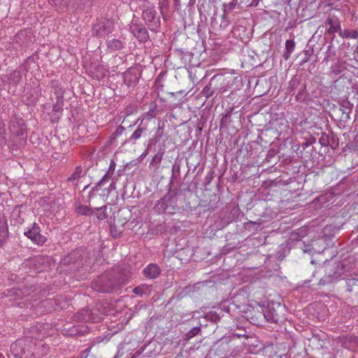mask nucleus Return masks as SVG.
Segmentation results:
<instances>
[{"instance_id":"1","label":"nucleus","mask_w":358,"mask_h":358,"mask_svg":"<svg viewBox=\"0 0 358 358\" xmlns=\"http://www.w3.org/2000/svg\"><path fill=\"white\" fill-rule=\"evenodd\" d=\"M212 80L218 96L234 95V92L238 89L241 82V79L238 76L223 74H216L212 77Z\"/></svg>"},{"instance_id":"2","label":"nucleus","mask_w":358,"mask_h":358,"mask_svg":"<svg viewBox=\"0 0 358 358\" xmlns=\"http://www.w3.org/2000/svg\"><path fill=\"white\" fill-rule=\"evenodd\" d=\"M157 11L155 7H147L143 10L142 16L149 29L153 31H157L160 27V20L157 17Z\"/></svg>"},{"instance_id":"3","label":"nucleus","mask_w":358,"mask_h":358,"mask_svg":"<svg viewBox=\"0 0 358 358\" xmlns=\"http://www.w3.org/2000/svg\"><path fill=\"white\" fill-rule=\"evenodd\" d=\"M24 234L29 238L34 243L41 245L46 241V238L40 234L39 227L36 224L24 232Z\"/></svg>"},{"instance_id":"4","label":"nucleus","mask_w":358,"mask_h":358,"mask_svg":"<svg viewBox=\"0 0 358 358\" xmlns=\"http://www.w3.org/2000/svg\"><path fill=\"white\" fill-rule=\"evenodd\" d=\"M122 79L124 85L127 86L126 92H129V88L134 87L138 81V77L135 70H129L122 74Z\"/></svg>"},{"instance_id":"5","label":"nucleus","mask_w":358,"mask_h":358,"mask_svg":"<svg viewBox=\"0 0 358 358\" xmlns=\"http://www.w3.org/2000/svg\"><path fill=\"white\" fill-rule=\"evenodd\" d=\"M346 83V78L340 77L334 82L332 85L330 86L331 93H333L335 96H338L345 92V90L348 89Z\"/></svg>"},{"instance_id":"6","label":"nucleus","mask_w":358,"mask_h":358,"mask_svg":"<svg viewBox=\"0 0 358 358\" xmlns=\"http://www.w3.org/2000/svg\"><path fill=\"white\" fill-rule=\"evenodd\" d=\"M324 23L327 25H329L327 32L329 35L333 36V37H334L335 33H339L340 30L341 29L340 22L338 19H333L332 17H329L325 20Z\"/></svg>"},{"instance_id":"7","label":"nucleus","mask_w":358,"mask_h":358,"mask_svg":"<svg viewBox=\"0 0 358 358\" xmlns=\"http://www.w3.org/2000/svg\"><path fill=\"white\" fill-rule=\"evenodd\" d=\"M143 273L145 277L150 279H154L159 275L160 268L155 264H150L144 268Z\"/></svg>"},{"instance_id":"8","label":"nucleus","mask_w":358,"mask_h":358,"mask_svg":"<svg viewBox=\"0 0 358 358\" xmlns=\"http://www.w3.org/2000/svg\"><path fill=\"white\" fill-rule=\"evenodd\" d=\"M132 31L134 36L141 41H146L149 38L148 32L145 27L136 26Z\"/></svg>"},{"instance_id":"9","label":"nucleus","mask_w":358,"mask_h":358,"mask_svg":"<svg viewBox=\"0 0 358 358\" xmlns=\"http://www.w3.org/2000/svg\"><path fill=\"white\" fill-rule=\"evenodd\" d=\"M213 85L214 83L211 78L208 85L202 90L201 94L206 98H210L213 96L217 97L218 96L217 95V92H215V87Z\"/></svg>"},{"instance_id":"10","label":"nucleus","mask_w":358,"mask_h":358,"mask_svg":"<svg viewBox=\"0 0 358 358\" xmlns=\"http://www.w3.org/2000/svg\"><path fill=\"white\" fill-rule=\"evenodd\" d=\"M213 85L214 83L211 78L208 85L202 90L201 94L206 98H210L213 96L217 97L218 96L217 95V92H215V87Z\"/></svg>"},{"instance_id":"11","label":"nucleus","mask_w":358,"mask_h":358,"mask_svg":"<svg viewBox=\"0 0 358 358\" xmlns=\"http://www.w3.org/2000/svg\"><path fill=\"white\" fill-rule=\"evenodd\" d=\"M60 95H62V92H58V94L57 95V101L53 106L52 112H63L64 106L68 105V101H64L62 98L59 97ZM65 109H67V107H65Z\"/></svg>"},{"instance_id":"12","label":"nucleus","mask_w":358,"mask_h":358,"mask_svg":"<svg viewBox=\"0 0 358 358\" xmlns=\"http://www.w3.org/2000/svg\"><path fill=\"white\" fill-rule=\"evenodd\" d=\"M303 80L297 76H294L292 78V80L289 83L288 90L290 94L294 95L299 87L300 85L302 83Z\"/></svg>"},{"instance_id":"13","label":"nucleus","mask_w":358,"mask_h":358,"mask_svg":"<svg viewBox=\"0 0 358 358\" xmlns=\"http://www.w3.org/2000/svg\"><path fill=\"white\" fill-rule=\"evenodd\" d=\"M8 82L10 85L16 86L22 79V74L20 71L15 70L8 75Z\"/></svg>"},{"instance_id":"14","label":"nucleus","mask_w":358,"mask_h":358,"mask_svg":"<svg viewBox=\"0 0 358 358\" xmlns=\"http://www.w3.org/2000/svg\"><path fill=\"white\" fill-rule=\"evenodd\" d=\"M345 345L347 348L356 351L358 350V338L355 336H349L346 337Z\"/></svg>"},{"instance_id":"15","label":"nucleus","mask_w":358,"mask_h":358,"mask_svg":"<svg viewBox=\"0 0 358 358\" xmlns=\"http://www.w3.org/2000/svg\"><path fill=\"white\" fill-rule=\"evenodd\" d=\"M295 48V42L294 40H287L285 42V52H284L283 57L287 60Z\"/></svg>"},{"instance_id":"16","label":"nucleus","mask_w":358,"mask_h":358,"mask_svg":"<svg viewBox=\"0 0 358 358\" xmlns=\"http://www.w3.org/2000/svg\"><path fill=\"white\" fill-rule=\"evenodd\" d=\"M294 95L298 101H304L306 99V85L305 82H302Z\"/></svg>"},{"instance_id":"17","label":"nucleus","mask_w":358,"mask_h":358,"mask_svg":"<svg viewBox=\"0 0 358 358\" xmlns=\"http://www.w3.org/2000/svg\"><path fill=\"white\" fill-rule=\"evenodd\" d=\"M339 36L343 38H358V31L346 29L343 30L341 29Z\"/></svg>"},{"instance_id":"18","label":"nucleus","mask_w":358,"mask_h":358,"mask_svg":"<svg viewBox=\"0 0 358 358\" xmlns=\"http://www.w3.org/2000/svg\"><path fill=\"white\" fill-rule=\"evenodd\" d=\"M150 291V286H148L145 284L140 285L139 286H137L136 287H135L133 289V292L135 294L139 295V296L148 293Z\"/></svg>"},{"instance_id":"19","label":"nucleus","mask_w":358,"mask_h":358,"mask_svg":"<svg viewBox=\"0 0 358 358\" xmlns=\"http://www.w3.org/2000/svg\"><path fill=\"white\" fill-rule=\"evenodd\" d=\"M141 110H145V112H155L156 109V103L154 101H148L147 99L143 101V104L141 108Z\"/></svg>"},{"instance_id":"20","label":"nucleus","mask_w":358,"mask_h":358,"mask_svg":"<svg viewBox=\"0 0 358 358\" xmlns=\"http://www.w3.org/2000/svg\"><path fill=\"white\" fill-rule=\"evenodd\" d=\"M76 211L79 215H89L92 213V210L87 206L79 205L76 208Z\"/></svg>"},{"instance_id":"21","label":"nucleus","mask_w":358,"mask_h":358,"mask_svg":"<svg viewBox=\"0 0 358 358\" xmlns=\"http://www.w3.org/2000/svg\"><path fill=\"white\" fill-rule=\"evenodd\" d=\"M8 295L15 296L17 298H22L23 296H27V289L22 290L20 289H12L8 290Z\"/></svg>"},{"instance_id":"22","label":"nucleus","mask_w":358,"mask_h":358,"mask_svg":"<svg viewBox=\"0 0 358 358\" xmlns=\"http://www.w3.org/2000/svg\"><path fill=\"white\" fill-rule=\"evenodd\" d=\"M108 208V206L105 205V206H103L100 208H96V216H97V218L99 220H104L107 217V213H106V210Z\"/></svg>"},{"instance_id":"23","label":"nucleus","mask_w":358,"mask_h":358,"mask_svg":"<svg viewBox=\"0 0 358 358\" xmlns=\"http://www.w3.org/2000/svg\"><path fill=\"white\" fill-rule=\"evenodd\" d=\"M238 1L237 0H232L231 2L228 3H224L223 4V8L222 10L224 13H230L231 12L237 5Z\"/></svg>"},{"instance_id":"24","label":"nucleus","mask_w":358,"mask_h":358,"mask_svg":"<svg viewBox=\"0 0 358 358\" xmlns=\"http://www.w3.org/2000/svg\"><path fill=\"white\" fill-rule=\"evenodd\" d=\"M82 175H83V170H82L81 167L78 166L75 169L73 173L69 178V180H77V179L80 178Z\"/></svg>"},{"instance_id":"25","label":"nucleus","mask_w":358,"mask_h":358,"mask_svg":"<svg viewBox=\"0 0 358 358\" xmlns=\"http://www.w3.org/2000/svg\"><path fill=\"white\" fill-rule=\"evenodd\" d=\"M324 110L323 112L327 113L330 112L331 110H336L337 106L336 104H332V106H330L329 101H327V106L324 105L323 106Z\"/></svg>"},{"instance_id":"26","label":"nucleus","mask_w":358,"mask_h":358,"mask_svg":"<svg viewBox=\"0 0 358 358\" xmlns=\"http://www.w3.org/2000/svg\"><path fill=\"white\" fill-rule=\"evenodd\" d=\"M264 317L269 322H277L278 318L269 312L264 313Z\"/></svg>"},{"instance_id":"27","label":"nucleus","mask_w":358,"mask_h":358,"mask_svg":"<svg viewBox=\"0 0 358 358\" xmlns=\"http://www.w3.org/2000/svg\"><path fill=\"white\" fill-rule=\"evenodd\" d=\"M143 129H137L131 135V138L136 140L141 138L142 135Z\"/></svg>"},{"instance_id":"28","label":"nucleus","mask_w":358,"mask_h":358,"mask_svg":"<svg viewBox=\"0 0 358 358\" xmlns=\"http://www.w3.org/2000/svg\"><path fill=\"white\" fill-rule=\"evenodd\" d=\"M122 42L120 40L113 39V49L120 50L122 48Z\"/></svg>"},{"instance_id":"29","label":"nucleus","mask_w":358,"mask_h":358,"mask_svg":"<svg viewBox=\"0 0 358 358\" xmlns=\"http://www.w3.org/2000/svg\"><path fill=\"white\" fill-rule=\"evenodd\" d=\"M230 20H222L220 24V29L223 30L227 29L230 24Z\"/></svg>"},{"instance_id":"30","label":"nucleus","mask_w":358,"mask_h":358,"mask_svg":"<svg viewBox=\"0 0 358 358\" xmlns=\"http://www.w3.org/2000/svg\"><path fill=\"white\" fill-rule=\"evenodd\" d=\"M229 13H224L222 15V20H230L229 17L228 15Z\"/></svg>"},{"instance_id":"31","label":"nucleus","mask_w":358,"mask_h":358,"mask_svg":"<svg viewBox=\"0 0 358 358\" xmlns=\"http://www.w3.org/2000/svg\"><path fill=\"white\" fill-rule=\"evenodd\" d=\"M121 60H122V57H120H120H118L117 55H115V56L114 57L113 62H114L115 63H117V64H119V63H120V62Z\"/></svg>"},{"instance_id":"32","label":"nucleus","mask_w":358,"mask_h":358,"mask_svg":"<svg viewBox=\"0 0 358 358\" xmlns=\"http://www.w3.org/2000/svg\"><path fill=\"white\" fill-rule=\"evenodd\" d=\"M105 179L103 178L98 185V187L101 189L104 184Z\"/></svg>"},{"instance_id":"33","label":"nucleus","mask_w":358,"mask_h":358,"mask_svg":"<svg viewBox=\"0 0 358 358\" xmlns=\"http://www.w3.org/2000/svg\"><path fill=\"white\" fill-rule=\"evenodd\" d=\"M174 1V6L177 8L180 5V0H173Z\"/></svg>"},{"instance_id":"34","label":"nucleus","mask_w":358,"mask_h":358,"mask_svg":"<svg viewBox=\"0 0 358 358\" xmlns=\"http://www.w3.org/2000/svg\"><path fill=\"white\" fill-rule=\"evenodd\" d=\"M339 73H340L339 70H333V71H331V73L334 74V75H338V74H339Z\"/></svg>"},{"instance_id":"35","label":"nucleus","mask_w":358,"mask_h":358,"mask_svg":"<svg viewBox=\"0 0 358 358\" xmlns=\"http://www.w3.org/2000/svg\"><path fill=\"white\" fill-rule=\"evenodd\" d=\"M234 110V108L233 107H229L227 108L226 110H225V112L227 113H229V112H232Z\"/></svg>"},{"instance_id":"36","label":"nucleus","mask_w":358,"mask_h":358,"mask_svg":"<svg viewBox=\"0 0 358 358\" xmlns=\"http://www.w3.org/2000/svg\"><path fill=\"white\" fill-rule=\"evenodd\" d=\"M23 130H24V127H23V125H22V126L21 127V128H20V131H21V132H22V131H23Z\"/></svg>"},{"instance_id":"37","label":"nucleus","mask_w":358,"mask_h":358,"mask_svg":"<svg viewBox=\"0 0 358 358\" xmlns=\"http://www.w3.org/2000/svg\"><path fill=\"white\" fill-rule=\"evenodd\" d=\"M112 167V161L110 163L109 168L110 169Z\"/></svg>"},{"instance_id":"38","label":"nucleus","mask_w":358,"mask_h":358,"mask_svg":"<svg viewBox=\"0 0 358 358\" xmlns=\"http://www.w3.org/2000/svg\"><path fill=\"white\" fill-rule=\"evenodd\" d=\"M189 76L190 78H192V72H189Z\"/></svg>"},{"instance_id":"39","label":"nucleus","mask_w":358,"mask_h":358,"mask_svg":"<svg viewBox=\"0 0 358 358\" xmlns=\"http://www.w3.org/2000/svg\"><path fill=\"white\" fill-rule=\"evenodd\" d=\"M194 76H192V78H191V79L192 80L193 82H194Z\"/></svg>"},{"instance_id":"40","label":"nucleus","mask_w":358,"mask_h":358,"mask_svg":"<svg viewBox=\"0 0 358 358\" xmlns=\"http://www.w3.org/2000/svg\"><path fill=\"white\" fill-rule=\"evenodd\" d=\"M113 171L115 170V165H114V164H113Z\"/></svg>"},{"instance_id":"41","label":"nucleus","mask_w":358,"mask_h":358,"mask_svg":"<svg viewBox=\"0 0 358 358\" xmlns=\"http://www.w3.org/2000/svg\"><path fill=\"white\" fill-rule=\"evenodd\" d=\"M113 358H118V355H116V356H115V357H113Z\"/></svg>"},{"instance_id":"42","label":"nucleus","mask_w":358,"mask_h":358,"mask_svg":"<svg viewBox=\"0 0 358 358\" xmlns=\"http://www.w3.org/2000/svg\"><path fill=\"white\" fill-rule=\"evenodd\" d=\"M131 358H134V357H131Z\"/></svg>"}]
</instances>
